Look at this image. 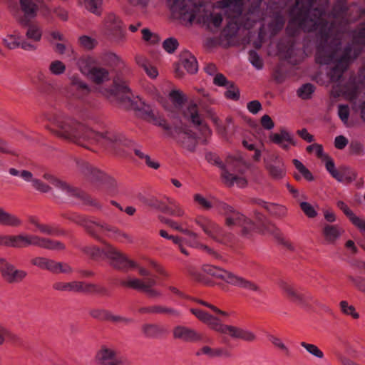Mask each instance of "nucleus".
Wrapping results in <instances>:
<instances>
[{
    "instance_id": "obj_2",
    "label": "nucleus",
    "mask_w": 365,
    "mask_h": 365,
    "mask_svg": "<svg viewBox=\"0 0 365 365\" xmlns=\"http://www.w3.org/2000/svg\"><path fill=\"white\" fill-rule=\"evenodd\" d=\"M48 121L56 126L54 132L61 138L81 143L82 141L91 143L105 138L110 142H121L119 137L112 133L105 135L96 133L86 125L66 117L61 113H48L46 115Z\"/></svg>"
},
{
    "instance_id": "obj_57",
    "label": "nucleus",
    "mask_w": 365,
    "mask_h": 365,
    "mask_svg": "<svg viewBox=\"0 0 365 365\" xmlns=\"http://www.w3.org/2000/svg\"><path fill=\"white\" fill-rule=\"evenodd\" d=\"M249 60L257 69L260 70L262 68L263 61L257 52L251 51L249 53Z\"/></svg>"
},
{
    "instance_id": "obj_29",
    "label": "nucleus",
    "mask_w": 365,
    "mask_h": 365,
    "mask_svg": "<svg viewBox=\"0 0 365 365\" xmlns=\"http://www.w3.org/2000/svg\"><path fill=\"white\" fill-rule=\"evenodd\" d=\"M95 63L96 61L93 57L86 56L79 58L76 62V66L80 72L88 77L95 68Z\"/></svg>"
},
{
    "instance_id": "obj_38",
    "label": "nucleus",
    "mask_w": 365,
    "mask_h": 365,
    "mask_svg": "<svg viewBox=\"0 0 365 365\" xmlns=\"http://www.w3.org/2000/svg\"><path fill=\"white\" fill-rule=\"evenodd\" d=\"M54 260L50 259L45 257H38L32 259V264L43 269H46L52 272L53 269Z\"/></svg>"
},
{
    "instance_id": "obj_28",
    "label": "nucleus",
    "mask_w": 365,
    "mask_h": 365,
    "mask_svg": "<svg viewBox=\"0 0 365 365\" xmlns=\"http://www.w3.org/2000/svg\"><path fill=\"white\" fill-rule=\"evenodd\" d=\"M22 224L23 221L19 216L0 207V225L1 226L19 227Z\"/></svg>"
},
{
    "instance_id": "obj_18",
    "label": "nucleus",
    "mask_w": 365,
    "mask_h": 365,
    "mask_svg": "<svg viewBox=\"0 0 365 365\" xmlns=\"http://www.w3.org/2000/svg\"><path fill=\"white\" fill-rule=\"evenodd\" d=\"M122 284L125 287L145 292L150 297L159 295V293L156 290L152 289V287L155 284V281L153 279L140 280L137 278H128L122 282Z\"/></svg>"
},
{
    "instance_id": "obj_35",
    "label": "nucleus",
    "mask_w": 365,
    "mask_h": 365,
    "mask_svg": "<svg viewBox=\"0 0 365 365\" xmlns=\"http://www.w3.org/2000/svg\"><path fill=\"white\" fill-rule=\"evenodd\" d=\"M347 67V59L343 57L330 72V78L332 82L338 83L344 71Z\"/></svg>"
},
{
    "instance_id": "obj_59",
    "label": "nucleus",
    "mask_w": 365,
    "mask_h": 365,
    "mask_svg": "<svg viewBox=\"0 0 365 365\" xmlns=\"http://www.w3.org/2000/svg\"><path fill=\"white\" fill-rule=\"evenodd\" d=\"M178 41L174 38H168L164 41L163 46L168 53H173L178 47Z\"/></svg>"
},
{
    "instance_id": "obj_40",
    "label": "nucleus",
    "mask_w": 365,
    "mask_h": 365,
    "mask_svg": "<svg viewBox=\"0 0 365 365\" xmlns=\"http://www.w3.org/2000/svg\"><path fill=\"white\" fill-rule=\"evenodd\" d=\"M79 45L86 50H92L98 45V41L91 36L82 35L78 37Z\"/></svg>"
},
{
    "instance_id": "obj_63",
    "label": "nucleus",
    "mask_w": 365,
    "mask_h": 365,
    "mask_svg": "<svg viewBox=\"0 0 365 365\" xmlns=\"http://www.w3.org/2000/svg\"><path fill=\"white\" fill-rule=\"evenodd\" d=\"M356 178V173L349 169H345L342 172V182L350 183Z\"/></svg>"
},
{
    "instance_id": "obj_48",
    "label": "nucleus",
    "mask_w": 365,
    "mask_h": 365,
    "mask_svg": "<svg viewBox=\"0 0 365 365\" xmlns=\"http://www.w3.org/2000/svg\"><path fill=\"white\" fill-rule=\"evenodd\" d=\"M166 224L170 227L171 228L175 230H178L183 234H185L187 235V236H190L192 237H194V238H196L197 237V234L195 232H193L192 231H190L189 230L187 229H184L180 224H179L178 222L174 221V220H168L166 221Z\"/></svg>"
},
{
    "instance_id": "obj_31",
    "label": "nucleus",
    "mask_w": 365,
    "mask_h": 365,
    "mask_svg": "<svg viewBox=\"0 0 365 365\" xmlns=\"http://www.w3.org/2000/svg\"><path fill=\"white\" fill-rule=\"evenodd\" d=\"M257 203L259 204L260 206L264 207L270 214L276 217H282L285 216L287 214V209L283 205L274 203H269L262 200H258L257 201Z\"/></svg>"
},
{
    "instance_id": "obj_24",
    "label": "nucleus",
    "mask_w": 365,
    "mask_h": 365,
    "mask_svg": "<svg viewBox=\"0 0 365 365\" xmlns=\"http://www.w3.org/2000/svg\"><path fill=\"white\" fill-rule=\"evenodd\" d=\"M331 93L334 96H343L346 99L353 101L356 98L357 88L352 81L346 85H341L339 83L333 86Z\"/></svg>"
},
{
    "instance_id": "obj_47",
    "label": "nucleus",
    "mask_w": 365,
    "mask_h": 365,
    "mask_svg": "<svg viewBox=\"0 0 365 365\" xmlns=\"http://www.w3.org/2000/svg\"><path fill=\"white\" fill-rule=\"evenodd\" d=\"M269 339L276 348L283 351L285 356H290L291 351L289 348L283 342L280 338L274 336H270Z\"/></svg>"
},
{
    "instance_id": "obj_27",
    "label": "nucleus",
    "mask_w": 365,
    "mask_h": 365,
    "mask_svg": "<svg viewBox=\"0 0 365 365\" xmlns=\"http://www.w3.org/2000/svg\"><path fill=\"white\" fill-rule=\"evenodd\" d=\"M104 28L108 35H113L114 33H119L120 40L124 38L122 31V23L120 20L113 14H109L104 20Z\"/></svg>"
},
{
    "instance_id": "obj_50",
    "label": "nucleus",
    "mask_w": 365,
    "mask_h": 365,
    "mask_svg": "<svg viewBox=\"0 0 365 365\" xmlns=\"http://www.w3.org/2000/svg\"><path fill=\"white\" fill-rule=\"evenodd\" d=\"M339 304L341 310L344 314L350 315L354 319H358L359 317V315L356 312L354 306L349 305L346 301H341Z\"/></svg>"
},
{
    "instance_id": "obj_22",
    "label": "nucleus",
    "mask_w": 365,
    "mask_h": 365,
    "mask_svg": "<svg viewBox=\"0 0 365 365\" xmlns=\"http://www.w3.org/2000/svg\"><path fill=\"white\" fill-rule=\"evenodd\" d=\"M70 81L71 84L67 90L68 96L81 98L89 92L88 85L78 76H71Z\"/></svg>"
},
{
    "instance_id": "obj_6",
    "label": "nucleus",
    "mask_w": 365,
    "mask_h": 365,
    "mask_svg": "<svg viewBox=\"0 0 365 365\" xmlns=\"http://www.w3.org/2000/svg\"><path fill=\"white\" fill-rule=\"evenodd\" d=\"M203 270L208 274L221 279L231 285L258 294L262 292L260 287L255 282L219 267L205 265Z\"/></svg>"
},
{
    "instance_id": "obj_56",
    "label": "nucleus",
    "mask_w": 365,
    "mask_h": 365,
    "mask_svg": "<svg viewBox=\"0 0 365 365\" xmlns=\"http://www.w3.org/2000/svg\"><path fill=\"white\" fill-rule=\"evenodd\" d=\"M307 151L309 153H314L321 160L327 155V154L324 153L322 145L317 143H314L307 146Z\"/></svg>"
},
{
    "instance_id": "obj_45",
    "label": "nucleus",
    "mask_w": 365,
    "mask_h": 365,
    "mask_svg": "<svg viewBox=\"0 0 365 365\" xmlns=\"http://www.w3.org/2000/svg\"><path fill=\"white\" fill-rule=\"evenodd\" d=\"M101 6L102 0H85L86 9L96 15H101Z\"/></svg>"
},
{
    "instance_id": "obj_8",
    "label": "nucleus",
    "mask_w": 365,
    "mask_h": 365,
    "mask_svg": "<svg viewBox=\"0 0 365 365\" xmlns=\"http://www.w3.org/2000/svg\"><path fill=\"white\" fill-rule=\"evenodd\" d=\"M44 180L48 181L53 187V196L62 201L71 200L78 197V194L71 186L63 182L49 173H45L43 175Z\"/></svg>"
},
{
    "instance_id": "obj_37",
    "label": "nucleus",
    "mask_w": 365,
    "mask_h": 365,
    "mask_svg": "<svg viewBox=\"0 0 365 365\" xmlns=\"http://www.w3.org/2000/svg\"><path fill=\"white\" fill-rule=\"evenodd\" d=\"M195 203L203 210H209L215 205V201L210 200L200 193H195L193 195Z\"/></svg>"
},
{
    "instance_id": "obj_30",
    "label": "nucleus",
    "mask_w": 365,
    "mask_h": 365,
    "mask_svg": "<svg viewBox=\"0 0 365 365\" xmlns=\"http://www.w3.org/2000/svg\"><path fill=\"white\" fill-rule=\"evenodd\" d=\"M181 63L183 68L190 73H195L197 71L196 58L190 53L185 51L181 54Z\"/></svg>"
},
{
    "instance_id": "obj_16",
    "label": "nucleus",
    "mask_w": 365,
    "mask_h": 365,
    "mask_svg": "<svg viewBox=\"0 0 365 365\" xmlns=\"http://www.w3.org/2000/svg\"><path fill=\"white\" fill-rule=\"evenodd\" d=\"M38 236L26 232L17 235H7L6 247L13 248H23L29 246H36Z\"/></svg>"
},
{
    "instance_id": "obj_32",
    "label": "nucleus",
    "mask_w": 365,
    "mask_h": 365,
    "mask_svg": "<svg viewBox=\"0 0 365 365\" xmlns=\"http://www.w3.org/2000/svg\"><path fill=\"white\" fill-rule=\"evenodd\" d=\"M53 289L64 292H78L84 289L83 284L78 281H72L70 282H57L53 284Z\"/></svg>"
},
{
    "instance_id": "obj_5",
    "label": "nucleus",
    "mask_w": 365,
    "mask_h": 365,
    "mask_svg": "<svg viewBox=\"0 0 365 365\" xmlns=\"http://www.w3.org/2000/svg\"><path fill=\"white\" fill-rule=\"evenodd\" d=\"M206 158L211 163L215 164L222 168V178L223 182L228 186L236 185L238 187H244L247 185V180L242 177L236 175L232 172L242 171L243 161L240 158L229 157L226 162L222 164L217 156L213 154H208Z\"/></svg>"
},
{
    "instance_id": "obj_19",
    "label": "nucleus",
    "mask_w": 365,
    "mask_h": 365,
    "mask_svg": "<svg viewBox=\"0 0 365 365\" xmlns=\"http://www.w3.org/2000/svg\"><path fill=\"white\" fill-rule=\"evenodd\" d=\"M194 221L206 235L212 239L219 240L225 235L223 230L216 223L204 216L199 215Z\"/></svg>"
},
{
    "instance_id": "obj_41",
    "label": "nucleus",
    "mask_w": 365,
    "mask_h": 365,
    "mask_svg": "<svg viewBox=\"0 0 365 365\" xmlns=\"http://www.w3.org/2000/svg\"><path fill=\"white\" fill-rule=\"evenodd\" d=\"M83 251L90 255L92 257L94 258H99L102 257L103 256H106V245L103 249H100L96 246L94 245H89L84 247L83 248Z\"/></svg>"
},
{
    "instance_id": "obj_3",
    "label": "nucleus",
    "mask_w": 365,
    "mask_h": 365,
    "mask_svg": "<svg viewBox=\"0 0 365 365\" xmlns=\"http://www.w3.org/2000/svg\"><path fill=\"white\" fill-rule=\"evenodd\" d=\"M190 312L210 329L222 334L230 336L234 339L253 342L257 339L256 334L251 330L223 324L219 316L212 315L204 310L192 308Z\"/></svg>"
},
{
    "instance_id": "obj_25",
    "label": "nucleus",
    "mask_w": 365,
    "mask_h": 365,
    "mask_svg": "<svg viewBox=\"0 0 365 365\" xmlns=\"http://www.w3.org/2000/svg\"><path fill=\"white\" fill-rule=\"evenodd\" d=\"M279 285L284 294L290 301L302 305L305 304V297L299 293L293 284L281 281Z\"/></svg>"
},
{
    "instance_id": "obj_21",
    "label": "nucleus",
    "mask_w": 365,
    "mask_h": 365,
    "mask_svg": "<svg viewBox=\"0 0 365 365\" xmlns=\"http://www.w3.org/2000/svg\"><path fill=\"white\" fill-rule=\"evenodd\" d=\"M173 336L175 339L187 341L194 342L202 340V335L195 329L184 326H178L173 329Z\"/></svg>"
},
{
    "instance_id": "obj_58",
    "label": "nucleus",
    "mask_w": 365,
    "mask_h": 365,
    "mask_svg": "<svg viewBox=\"0 0 365 365\" xmlns=\"http://www.w3.org/2000/svg\"><path fill=\"white\" fill-rule=\"evenodd\" d=\"M300 207L304 214L310 218H314L317 215V212L314 207L309 202H302L300 203Z\"/></svg>"
},
{
    "instance_id": "obj_44",
    "label": "nucleus",
    "mask_w": 365,
    "mask_h": 365,
    "mask_svg": "<svg viewBox=\"0 0 365 365\" xmlns=\"http://www.w3.org/2000/svg\"><path fill=\"white\" fill-rule=\"evenodd\" d=\"M48 70L53 75L60 76L65 73L66 65L61 61L55 60L51 62Z\"/></svg>"
},
{
    "instance_id": "obj_54",
    "label": "nucleus",
    "mask_w": 365,
    "mask_h": 365,
    "mask_svg": "<svg viewBox=\"0 0 365 365\" xmlns=\"http://www.w3.org/2000/svg\"><path fill=\"white\" fill-rule=\"evenodd\" d=\"M314 91V86L310 83H307L299 88L297 93L299 97L303 99H308Z\"/></svg>"
},
{
    "instance_id": "obj_61",
    "label": "nucleus",
    "mask_w": 365,
    "mask_h": 365,
    "mask_svg": "<svg viewBox=\"0 0 365 365\" xmlns=\"http://www.w3.org/2000/svg\"><path fill=\"white\" fill-rule=\"evenodd\" d=\"M338 115L344 124H346L349 116V108L348 106L339 105L338 106Z\"/></svg>"
},
{
    "instance_id": "obj_36",
    "label": "nucleus",
    "mask_w": 365,
    "mask_h": 365,
    "mask_svg": "<svg viewBox=\"0 0 365 365\" xmlns=\"http://www.w3.org/2000/svg\"><path fill=\"white\" fill-rule=\"evenodd\" d=\"M168 204L165 210V213H168L174 217H183L185 215V210L182 207L173 199H168Z\"/></svg>"
},
{
    "instance_id": "obj_39",
    "label": "nucleus",
    "mask_w": 365,
    "mask_h": 365,
    "mask_svg": "<svg viewBox=\"0 0 365 365\" xmlns=\"http://www.w3.org/2000/svg\"><path fill=\"white\" fill-rule=\"evenodd\" d=\"M26 26H28L27 31L26 32L27 38L31 39L35 42L39 41L42 36V30L40 26L36 24H29Z\"/></svg>"
},
{
    "instance_id": "obj_23",
    "label": "nucleus",
    "mask_w": 365,
    "mask_h": 365,
    "mask_svg": "<svg viewBox=\"0 0 365 365\" xmlns=\"http://www.w3.org/2000/svg\"><path fill=\"white\" fill-rule=\"evenodd\" d=\"M117 350L105 346L98 352L96 358L102 365H120L121 359L117 358Z\"/></svg>"
},
{
    "instance_id": "obj_20",
    "label": "nucleus",
    "mask_w": 365,
    "mask_h": 365,
    "mask_svg": "<svg viewBox=\"0 0 365 365\" xmlns=\"http://www.w3.org/2000/svg\"><path fill=\"white\" fill-rule=\"evenodd\" d=\"M9 173L14 176H20L26 182L31 183L32 187L36 190L41 192H48L51 190V187L49 185L41 182L39 179L35 178L33 174L27 170H17L15 168H10Z\"/></svg>"
},
{
    "instance_id": "obj_14",
    "label": "nucleus",
    "mask_w": 365,
    "mask_h": 365,
    "mask_svg": "<svg viewBox=\"0 0 365 365\" xmlns=\"http://www.w3.org/2000/svg\"><path fill=\"white\" fill-rule=\"evenodd\" d=\"M175 138L187 150L192 152L197 145V134L187 126H182L175 130Z\"/></svg>"
},
{
    "instance_id": "obj_10",
    "label": "nucleus",
    "mask_w": 365,
    "mask_h": 365,
    "mask_svg": "<svg viewBox=\"0 0 365 365\" xmlns=\"http://www.w3.org/2000/svg\"><path fill=\"white\" fill-rule=\"evenodd\" d=\"M19 6L22 15L16 13L14 16L19 24L26 26L37 16L38 6L33 0H19Z\"/></svg>"
},
{
    "instance_id": "obj_15",
    "label": "nucleus",
    "mask_w": 365,
    "mask_h": 365,
    "mask_svg": "<svg viewBox=\"0 0 365 365\" xmlns=\"http://www.w3.org/2000/svg\"><path fill=\"white\" fill-rule=\"evenodd\" d=\"M2 42L6 48L11 50L19 47L26 51H34L36 48L34 44L24 40L21 33L18 31L8 34L2 38Z\"/></svg>"
},
{
    "instance_id": "obj_11",
    "label": "nucleus",
    "mask_w": 365,
    "mask_h": 365,
    "mask_svg": "<svg viewBox=\"0 0 365 365\" xmlns=\"http://www.w3.org/2000/svg\"><path fill=\"white\" fill-rule=\"evenodd\" d=\"M106 257L110 260L111 265L118 269L137 267L134 261L129 259L125 255L109 245H106Z\"/></svg>"
},
{
    "instance_id": "obj_26",
    "label": "nucleus",
    "mask_w": 365,
    "mask_h": 365,
    "mask_svg": "<svg viewBox=\"0 0 365 365\" xmlns=\"http://www.w3.org/2000/svg\"><path fill=\"white\" fill-rule=\"evenodd\" d=\"M322 232L326 243L334 245L344 231L338 225L325 224L322 227Z\"/></svg>"
},
{
    "instance_id": "obj_9",
    "label": "nucleus",
    "mask_w": 365,
    "mask_h": 365,
    "mask_svg": "<svg viewBox=\"0 0 365 365\" xmlns=\"http://www.w3.org/2000/svg\"><path fill=\"white\" fill-rule=\"evenodd\" d=\"M184 113L185 116L192 121V123L195 125L196 129L198 130L199 134L197 135V138L202 139V141L206 142L211 136L212 131L201 118V116L198 113L197 106L195 104L190 105L185 110Z\"/></svg>"
},
{
    "instance_id": "obj_55",
    "label": "nucleus",
    "mask_w": 365,
    "mask_h": 365,
    "mask_svg": "<svg viewBox=\"0 0 365 365\" xmlns=\"http://www.w3.org/2000/svg\"><path fill=\"white\" fill-rule=\"evenodd\" d=\"M105 61L110 66H118L123 64L122 58L113 53H108L105 55Z\"/></svg>"
},
{
    "instance_id": "obj_46",
    "label": "nucleus",
    "mask_w": 365,
    "mask_h": 365,
    "mask_svg": "<svg viewBox=\"0 0 365 365\" xmlns=\"http://www.w3.org/2000/svg\"><path fill=\"white\" fill-rule=\"evenodd\" d=\"M293 164L299 173L308 181H313L314 176L312 173L297 159L293 160Z\"/></svg>"
},
{
    "instance_id": "obj_1",
    "label": "nucleus",
    "mask_w": 365,
    "mask_h": 365,
    "mask_svg": "<svg viewBox=\"0 0 365 365\" xmlns=\"http://www.w3.org/2000/svg\"><path fill=\"white\" fill-rule=\"evenodd\" d=\"M173 12L190 22L197 21L207 29L214 31L217 30L222 23V10L230 19H236L235 24H241L239 19L242 11V0H222L215 2L210 8L202 5H196L190 0H168Z\"/></svg>"
},
{
    "instance_id": "obj_43",
    "label": "nucleus",
    "mask_w": 365,
    "mask_h": 365,
    "mask_svg": "<svg viewBox=\"0 0 365 365\" xmlns=\"http://www.w3.org/2000/svg\"><path fill=\"white\" fill-rule=\"evenodd\" d=\"M222 354L221 349H212L208 346H203L197 351V355H205L210 358L220 356Z\"/></svg>"
},
{
    "instance_id": "obj_34",
    "label": "nucleus",
    "mask_w": 365,
    "mask_h": 365,
    "mask_svg": "<svg viewBox=\"0 0 365 365\" xmlns=\"http://www.w3.org/2000/svg\"><path fill=\"white\" fill-rule=\"evenodd\" d=\"M36 246L52 250H62L65 248L64 245L59 241L51 240L38 236Z\"/></svg>"
},
{
    "instance_id": "obj_51",
    "label": "nucleus",
    "mask_w": 365,
    "mask_h": 365,
    "mask_svg": "<svg viewBox=\"0 0 365 365\" xmlns=\"http://www.w3.org/2000/svg\"><path fill=\"white\" fill-rule=\"evenodd\" d=\"M143 334L149 337L157 336L161 332L160 327L155 324H144L142 327Z\"/></svg>"
},
{
    "instance_id": "obj_52",
    "label": "nucleus",
    "mask_w": 365,
    "mask_h": 365,
    "mask_svg": "<svg viewBox=\"0 0 365 365\" xmlns=\"http://www.w3.org/2000/svg\"><path fill=\"white\" fill-rule=\"evenodd\" d=\"M143 39L150 44H155L160 41L159 36L151 32L148 29H143L142 30Z\"/></svg>"
},
{
    "instance_id": "obj_64",
    "label": "nucleus",
    "mask_w": 365,
    "mask_h": 365,
    "mask_svg": "<svg viewBox=\"0 0 365 365\" xmlns=\"http://www.w3.org/2000/svg\"><path fill=\"white\" fill-rule=\"evenodd\" d=\"M169 96L172 101L178 104H181L185 100L184 94L179 90H173Z\"/></svg>"
},
{
    "instance_id": "obj_33",
    "label": "nucleus",
    "mask_w": 365,
    "mask_h": 365,
    "mask_svg": "<svg viewBox=\"0 0 365 365\" xmlns=\"http://www.w3.org/2000/svg\"><path fill=\"white\" fill-rule=\"evenodd\" d=\"M88 78L94 83L100 84L109 80V73L103 68L95 67Z\"/></svg>"
},
{
    "instance_id": "obj_62",
    "label": "nucleus",
    "mask_w": 365,
    "mask_h": 365,
    "mask_svg": "<svg viewBox=\"0 0 365 365\" xmlns=\"http://www.w3.org/2000/svg\"><path fill=\"white\" fill-rule=\"evenodd\" d=\"M140 66L143 68L146 74L151 78H155L158 76L157 68L148 63H142Z\"/></svg>"
},
{
    "instance_id": "obj_12",
    "label": "nucleus",
    "mask_w": 365,
    "mask_h": 365,
    "mask_svg": "<svg viewBox=\"0 0 365 365\" xmlns=\"http://www.w3.org/2000/svg\"><path fill=\"white\" fill-rule=\"evenodd\" d=\"M0 272L3 278L9 283H19L27 275L26 272L16 269L4 258H0Z\"/></svg>"
},
{
    "instance_id": "obj_53",
    "label": "nucleus",
    "mask_w": 365,
    "mask_h": 365,
    "mask_svg": "<svg viewBox=\"0 0 365 365\" xmlns=\"http://www.w3.org/2000/svg\"><path fill=\"white\" fill-rule=\"evenodd\" d=\"M188 237H189V239L187 240V243L191 247L202 249V250H205L206 252H207L209 254L213 255L215 257H217V255L215 251H213L212 249L209 248L208 247L199 243L197 241V237L196 238H194L190 236H188Z\"/></svg>"
},
{
    "instance_id": "obj_42",
    "label": "nucleus",
    "mask_w": 365,
    "mask_h": 365,
    "mask_svg": "<svg viewBox=\"0 0 365 365\" xmlns=\"http://www.w3.org/2000/svg\"><path fill=\"white\" fill-rule=\"evenodd\" d=\"M300 345L312 356L320 359L324 358L323 351L317 345L304 341L301 342Z\"/></svg>"
},
{
    "instance_id": "obj_7",
    "label": "nucleus",
    "mask_w": 365,
    "mask_h": 365,
    "mask_svg": "<svg viewBox=\"0 0 365 365\" xmlns=\"http://www.w3.org/2000/svg\"><path fill=\"white\" fill-rule=\"evenodd\" d=\"M220 210L224 211L226 225L229 227H240L244 235L247 234L255 228L252 221L244 215L234 210L231 207L225 203L220 205Z\"/></svg>"
},
{
    "instance_id": "obj_4",
    "label": "nucleus",
    "mask_w": 365,
    "mask_h": 365,
    "mask_svg": "<svg viewBox=\"0 0 365 365\" xmlns=\"http://www.w3.org/2000/svg\"><path fill=\"white\" fill-rule=\"evenodd\" d=\"M312 1V0H298L297 1L296 8L291 12L292 19L289 21L290 26L297 25L305 31H311L322 26V15L324 11L322 9H309L304 16L302 17V13H300L298 16H293L298 8L307 9L308 7H311Z\"/></svg>"
},
{
    "instance_id": "obj_13",
    "label": "nucleus",
    "mask_w": 365,
    "mask_h": 365,
    "mask_svg": "<svg viewBox=\"0 0 365 365\" xmlns=\"http://www.w3.org/2000/svg\"><path fill=\"white\" fill-rule=\"evenodd\" d=\"M269 140L284 150H288L297 145L293 134L285 128H281L277 133H271Z\"/></svg>"
},
{
    "instance_id": "obj_60",
    "label": "nucleus",
    "mask_w": 365,
    "mask_h": 365,
    "mask_svg": "<svg viewBox=\"0 0 365 365\" xmlns=\"http://www.w3.org/2000/svg\"><path fill=\"white\" fill-rule=\"evenodd\" d=\"M91 315L99 320H107L110 317V313L101 309H94L90 312Z\"/></svg>"
},
{
    "instance_id": "obj_17",
    "label": "nucleus",
    "mask_w": 365,
    "mask_h": 365,
    "mask_svg": "<svg viewBox=\"0 0 365 365\" xmlns=\"http://www.w3.org/2000/svg\"><path fill=\"white\" fill-rule=\"evenodd\" d=\"M264 165L269 174L274 179H281L285 175V169L282 158L274 154H270L264 160Z\"/></svg>"
},
{
    "instance_id": "obj_49",
    "label": "nucleus",
    "mask_w": 365,
    "mask_h": 365,
    "mask_svg": "<svg viewBox=\"0 0 365 365\" xmlns=\"http://www.w3.org/2000/svg\"><path fill=\"white\" fill-rule=\"evenodd\" d=\"M53 273L70 274L73 272V268L67 263L61 262H54Z\"/></svg>"
}]
</instances>
